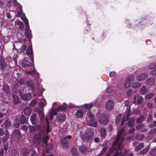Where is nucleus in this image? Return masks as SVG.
I'll return each instance as SVG.
<instances>
[{"instance_id":"obj_1","label":"nucleus","mask_w":156,"mask_h":156,"mask_svg":"<svg viewBox=\"0 0 156 156\" xmlns=\"http://www.w3.org/2000/svg\"><path fill=\"white\" fill-rule=\"evenodd\" d=\"M87 123L90 126H95L97 125V122L95 120L94 115L91 112L88 113L86 117Z\"/></svg>"},{"instance_id":"obj_2","label":"nucleus","mask_w":156,"mask_h":156,"mask_svg":"<svg viewBox=\"0 0 156 156\" xmlns=\"http://www.w3.org/2000/svg\"><path fill=\"white\" fill-rule=\"evenodd\" d=\"M94 133L90 130L84 133L82 136V139L84 142H86L89 141L93 137Z\"/></svg>"},{"instance_id":"obj_3","label":"nucleus","mask_w":156,"mask_h":156,"mask_svg":"<svg viewBox=\"0 0 156 156\" xmlns=\"http://www.w3.org/2000/svg\"><path fill=\"white\" fill-rule=\"evenodd\" d=\"M123 130L124 129L122 128L119 132H118V136L115 140L114 141L113 143V145L112 146L113 148H114V147H115V144H117V143L119 142H121L124 140V138L123 135H122Z\"/></svg>"},{"instance_id":"obj_4","label":"nucleus","mask_w":156,"mask_h":156,"mask_svg":"<svg viewBox=\"0 0 156 156\" xmlns=\"http://www.w3.org/2000/svg\"><path fill=\"white\" fill-rule=\"evenodd\" d=\"M72 137L71 135H68L66 137H62L61 139V142L62 144L63 148L64 149H66L69 146V144L67 139H70Z\"/></svg>"},{"instance_id":"obj_5","label":"nucleus","mask_w":156,"mask_h":156,"mask_svg":"<svg viewBox=\"0 0 156 156\" xmlns=\"http://www.w3.org/2000/svg\"><path fill=\"white\" fill-rule=\"evenodd\" d=\"M114 105V103L113 101L109 100L106 104L105 108L107 111H110L113 108Z\"/></svg>"},{"instance_id":"obj_6","label":"nucleus","mask_w":156,"mask_h":156,"mask_svg":"<svg viewBox=\"0 0 156 156\" xmlns=\"http://www.w3.org/2000/svg\"><path fill=\"white\" fill-rule=\"evenodd\" d=\"M99 121L101 124L105 125L108 122V118L105 115H103L100 117Z\"/></svg>"},{"instance_id":"obj_7","label":"nucleus","mask_w":156,"mask_h":156,"mask_svg":"<svg viewBox=\"0 0 156 156\" xmlns=\"http://www.w3.org/2000/svg\"><path fill=\"white\" fill-rule=\"evenodd\" d=\"M15 7V2L13 0H7L6 3V9H14Z\"/></svg>"},{"instance_id":"obj_8","label":"nucleus","mask_w":156,"mask_h":156,"mask_svg":"<svg viewBox=\"0 0 156 156\" xmlns=\"http://www.w3.org/2000/svg\"><path fill=\"white\" fill-rule=\"evenodd\" d=\"M20 96L23 98L24 100H30L31 98V94L29 93L27 94H23L21 91H20Z\"/></svg>"},{"instance_id":"obj_9","label":"nucleus","mask_w":156,"mask_h":156,"mask_svg":"<svg viewBox=\"0 0 156 156\" xmlns=\"http://www.w3.org/2000/svg\"><path fill=\"white\" fill-rule=\"evenodd\" d=\"M66 118V116L64 114H59L56 118L57 120L59 123L64 122Z\"/></svg>"},{"instance_id":"obj_10","label":"nucleus","mask_w":156,"mask_h":156,"mask_svg":"<svg viewBox=\"0 0 156 156\" xmlns=\"http://www.w3.org/2000/svg\"><path fill=\"white\" fill-rule=\"evenodd\" d=\"M148 76V74L146 73H143L137 76L136 79L139 81H142L145 80Z\"/></svg>"},{"instance_id":"obj_11","label":"nucleus","mask_w":156,"mask_h":156,"mask_svg":"<svg viewBox=\"0 0 156 156\" xmlns=\"http://www.w3.org/2000/svg\"><path fill=\"white\" fill-rule=\"evenodd\" d=\"M22 65L23 67H26L32 66V64L27 59L25 58L22 62Z\"/></svg>"},{"instance_id":"obj_12","label":"nucleus","mask_w":156,"mask_h":156,"mask_svg":"<svg viewBox=\"0 0 156 156\" xmlns=\"http://www.w3.org/2000/svg\"><path fill=\"white\" fill-rule=\"evenodd\" d=\"M33 139L34 143L37 144H39L41 141V136L40 135H37L35 136Z\"/></svg>"},{"instance_id":"obj_13","label":"nucleus","mask_w":156,"mask_h":156,"mask_svg":"<svg viewBox=\"0 0 156 156\" xmlns=\"http://www.w3.org/2000/svg\"><path fill=\"white\" fill-rule=\"evenodd\" d=\"M15 25L16 26H19V29L23 30L24 28V26L23 23L20 21L17 20L15 21Z\"/></svg>"},{"instance_id":"obj_14","label":"nucleus","mask_w":156,"mask_h":156,"mask_svg":"<svg viewBox=\"0 0 156 156\" xmlns=\"http://www.w3.org/2000/svg\"><path fill=\"white\" fill-rule=\"evenodd\" d=\"M25 34L26 37L28 38L31 37V32L30 30L29 26L26 27L25 29Z\"/></svg>"},{"instance_id":"obj_15","label":"nucleus","mask_w":156,"mask_h":156,"mask_svg":"<svg viewBox=\"0 0 156 156\" xmlns=\"http://www.w3.org/2000/svg\"><path fill=\"white\" fill-rule=\"evenodd\" d=\"M146 83L148 85H153L155 83V79L153 78L150 77L147 80Z\"/></svg>"},{"instance_id":"obj_16","label":"nucleus","mask_w":156,"mask_h":156,"mask_svg":"<svg viewBox=\"0 0 156 156\" xmlns=\"http://www.w3.org/2000/svg\"><path fill=\"white\" fill-rule=\"evenodd\" d=\"M37 117V114L36 113H34L30 117V120L32 124L35 125L36 123V119Z\"/></svg>"},{"instance_id":"obj_17","label":"nucleus","mask_w":156,"mask_h":156,"mask_svg":"<svg viewBox=\"0 0 156 156\" xmlns=\"http://www.w3.org/2000/svg\"><path fill=\"white\" fill-rule=\"evenodd\" d=\"M134 76L133 75H130L127 77V84L129 86H130L131 84L133 83Z\"/></svg>"},{"instance_id":"obj_18","label":"nucleus","mask_w":156,"mask_h":156,"mask_svg":"<svg viewBox=\"0 0 156 156\" xmlns=\"http://www.w3.org/2000/svg\"><path fill=\"white\" fill-rule=\"evenodd\" d=\"M36 112H37L40 116V119L44 118V115L43 109L40 110L38 109H37Z\"/></svg>"},{"instance_id":"obj_19","label":"nucleus","mask_w":156,"mask_h":156,"mask_svg":"<svg viewBox=\"0 0 156 156\" xmlns=\"http://www.w3.org/2000/svg\"><path fill=\"white\" fill-rule=\"evenodd\" d=\"M83 114V111L81 110H78L76 113V116L77 118L81 117Z\"/></svg>"},{"instance_id":"obj_20","label":"nucleus","mask_w":156,"mask_h":156,"mask_svg":"<svg viewBox=\"0 0 156 156\" xmlns=\"http://www.w3.org/2000/svg\"><path fill=\"white\" fill-rule=\"evenodd\" d=\"M140 86V83L138 82L133 83L130 87L133 88H136L139 87Z\"/></svg>"},{"instance_id":"obj_21","label":"nucleus","mask_w":156,"mask_h":156,"mask_svg":"<svg viewBox=\"0 0 156 156\" xmlns=\"http://www.w3.org/2000/svg\"><path fill=\"white\" fill-rule=\"evenodd\" d=\"M21 18L23 21L24 22L26 25V27L29 26L28 21L25 16H22L21 17Z\"/></svg>"},{"instance_id":"obj_22","label":"nucleus","mask_w":156,"mask_h":156,"mask_svg":"<svg viewBox=\"0 0 156 156\" xmlns=\"http://www.w3.org/2000/svg\"><path fill=\"white\" fill-rule=\"evenodd\" d=\"M24 113L27 115H29L31 112V109L29 107H26L24 109Z\"/></svg>"},{"instance_id":"obj_23","label":"nucleus","mask_w":156,"mask_h":156,"mask_svg":"<svg viewBox=\"0 0 156 156\" xmlns=\"http://www.w3.org/2000/svg\"><path fill=\"white\" fill-rule=\"evenodd\" d=\"M26 53L28 55H32L33 53V50L31 46H29L26 51Z\"/></svg>"},{"instance_id":"obj_24","label":"nucleus","mask_w":156,"mask_h":156,"mask_svg":"<svg viewBox=\"0 0 156 156\" xmlns=\"http://www.w3.org/2000/svg\"><path fill=\"white\" fill-rule=\"evenodd\" d=\"M71 153L73 155H76L79 154L76 148L75 147H73L71 151Z\"/></svg>"},{"instance_id":"obj_25","label":"nucleus","mask_w":156,"mask_h":156,"mask_svg":"<svg viewBox=\"0 0 156 156\" xmlns=\"http://www.w3.org/2000/svg\"><path fill=\"white\" fill-rule=\"evenodd\" d=\"M3 90L7 94L9 93V86L5 84H4L3 86Z\"/></svg>"},{"instance_id":"obj_26","label":"nucleus","mask_w":156,"mask_h":156,"mask_svg":"<svg viewBox=\"0 0 156 156\" xmlns=\"http://www.w3.org/2000/svg\"><path fill=\"white\" fill-rule=\"evenodd\" d=\"M13 102L15 104L18 103L19 101V99L18 97L16 95H13Z\"/></svg>"},{"instance_id":"obj_27","label":"nucleus","mask_w":156,"mask_h":156,"mask_svg":"<svg viewBox=\"0 0 156 156\" xmlns=\"http://www.w3.org/2000/svg\"><path fill=\"white\" fill-rule=\"evenodd\" d=\"M100 132L101 136L104 137L106 135V129L103 128H101L100 130Z\"/></svg>"},{"instance_id":"obj_28","label":"nucleus","mask_w":156,"mask_h":156,"mask_svg":"<svg viewBox=\"0 0 156 156\" xmlns=\"http://www.w3.org/2000/svg\"><path fill=\"white\" fill-rule=\"evenodd\" d=\"M27 48V46L25 45H23L20 48L18 49V51L22 53Z\"/></svg>"},{"instance_id":"obj_29","label":"nucleus","mask_w":156,"mask_h":156,"mask_svg":"<svg viewBox=\"0 0 156 156\" xmlns=\"http://www.w3.org/2000/svg\"><path fill=\"white\" fill-rule=\"evenodd\" d=\"M149 148L148 147H147L145 148L144 149L141 150L140 152V154H142L144 155L149 150Z\"/></svg>"},{"instance_id":"obj_30","label":"nucleus","mask_w":156,"mask_h":156,"mask_svg":"<svg viewBox=\"0 0 156 156\" xmlns=\"http://www.w3.org/2000/svg\"><path fill=\"white\" fill-rule=\"evenodd\" d=\"M147 90L145 86H143L141 89L140 93L142 94H144L146 93Z\"/></svg>"},{"instance_id":"obj_31","label":"nucleus","mask_w":156,"mask_h":156,"mask_svg":"<svg viewBox=\"0 0 156 156\" xmlns=\"http://www.w3.org/2000/svg\"><path fill=\"white\" fill-rule=\"evenodd\" d=\"M80 151L82 152H85L87 150V148L86 146H80L79 147Z\"/></svg>"},{"instance_id":"obj_32","label":"nucleus","mask_w":156,"mask_h":156,"mask_svg":"<svg viewBox=\"0 0 156 156\" xmlns=\"http://www.w3.org/2000/svg\"><path fill=\"white\" fill-rule=\"evenodd\" d=\"M16 10H22V7L19 3L17 4L15 3Z\"/></svg>"},{"instance_id":"obj_33","label":"nucleus","mask_w":156,"mask_h":156,"mask_svg":"<svg viewBox=\"0 0 156 156\" xmlns=\"http://www.w3.org/2000/svg\"><path fill=\"white\" fill-rule=\"evenodd\" d=\"M143 144L140 143L138 146H136V149L137 150L139 151L144 147Z\"/></svg>"},{"instance_id":"obj_34","label":"nucleus","mask_w":156,"mask_h":156,"mask_svg":"<svg viewBox=\"0 0 156 156\" xmlns=\"http://www.w3.org/2000/svg\"><path fill=\"white\" fill-rule=\"evenodd\" d=\"M150 154L151 155L153 156H156V149H154L151 150L150 152Z\"/></svg>"},{"instance_id":"obj_35","label":"nucleus","mask_w":156,"mask_h":156,"mask_svg":"<svg viewBox=\"0 0 156 156\" xmlns=\"http://www.w3.org/2000/svg\"><path fill=\"white\" fill-rule=\"evenodd\" d=\"M153 96V93H150L147 95L145 97L146 99H149L151 98Z\"/></svg>"},{"instance_id":"obj_36","label":"nucleus","mask_w":156,"mask_h":156,"mask_svg":"<svg viewBox=\"0 0 156 156\" xmlns=\"http://www.w3.org/2000/svg\"><path fill=\"white\" fill-rule=\"evenodd\" d=\"M66 108V107H65L62 106L61 105L59 107H58L57 109V112L59 111H63Z\"/></svg>"},{"instance_id":"obj_37","label":"nucleus","mask_w":156,"mask_h":156,"mask_svg":"<svg viewBox=\"0 0 156 156\" xmlns=\"http://www.w3.org/2000/svg\"><path fill=\"white\" fill-rule=\"evenodd\" d=\"M143 101V98L141 96H139L137 100V102L138 104L142 103Z\"/></svg>"},{"instance_id":"obj_38","label":"nucleus","mask_w":156,"mask_h":156,"mask_svg":"<svg viewBox=\"0 0 156 156\" xmlns=\"http://www.w3.org/2000/svg\"><path fill=\"white\" fill-rule=\"evenodd\" d=\"M134 124V120L131 119L129 120L128 123V125L130 126H133Z\"/></svg>"},{"instance_id":"obj_39","label":"nucleus","mask_w":156,"mask_h":156,"mask_svg":"<svg viewBox=\"0 0 156 156\" xmlns=\"http://www.w3.org/2000/svg\"><path fill=\"white\" fill-rule=\"evenodd\" d=\"M22 16H24V13L22 12V10H20L19 11H18L16 14V16L18 17L20 16L21 17Z\"/></svg>"},{"instance_id":"obj_40","label":"nucleus","mask_w":156,"mask_h":156,"mask_svg":"<svg viewBox=\"0 0 156 156\" xmlns=\"http://www.w3.org/2000/svg\"><path fill=\"white\" fill-rule=\"evenodd\" d=\"M48 136H44L43 138V142L46 144H47L48 142Z\"/></svg>"},{"instance_id":"obj_41","label":"nucleus","mask_w":156,"mask_h":156,"mask_svg":"<svg viewBox=\"0 0 156 156\" xmlns=\"http://www.w3.org/2000/svg\"><path fill=\"white\" fill-rule=\"evenodd\" d=\"M121 115H119L117 116L115 120L116 123V124H117L119 123V122L120 120L121 119Z\"/></svg>"},{"instance_id":"obj_42","label":"nucleus","mask_w":156,"mask_h":156,"mask_svg":"<svg viewBox=\"0 0 156 156\" xmlns=\"http://www.w3.org/2000/svg\"><path fill=\"white\" fill-rule=\"evenodd\" d=\"M42 101L43 102L40 103L39 105L41 107L43 108L46 105V101L45 99H43V100Z\"/></svg>"},{"instance_id":"obj_43","label":"nucleus","mask_w":156,"mask_h":156,"mask_svg":"<svg viewBox=\"0 0 156 156\" xmlns=\"http://www.w3.org/2000/svg\"><path fill=\"white\" fill-rule=\"evenodd\" d=\"M17 37H19V36H20V37H19V38H18V41L19 42H21V37L22 36V34L20 33L19 32L17 34Z\"/></svg>"},{"instance_id":"obj_44","label":"nucleus","mask_w":156,"mask_h":156,"mask_svg":"<svg viewBox=\"0 0 156 156\" xmlns=\"http://www.w3.org/2000/svg\"><path fill=\"white\" fill-rule=\"evenodd\" d=\"M93 106V104L92 103H90L88 104H86L85 105V108H86L87 109H90Z\"/></svg>"},{"instance_id":"obj_45","label":"nucleus","mask_w":156,"mask_h":156,"mask_svg":"<svg viewBox=\"0 0 156 156\" xmlns=\"http://www.w3.org/2000/svg\"><path fill=\"white\" fill-rule=\"evenodd\" d=\"M144 119V117L142 116H140L137 120V122H141Z\"/></svg>"},{"instance_id":"obj_46","label":"nucleus","mask_w":156,"mask_h":156,"mask_svg":"<svg viewBox=\"0 0 156 156\" xmlns=\"http://www.w3.org/2000/svg\"><path fill=\"white\" fill-rule=\"evenodd\" d=\"M36 103H37V102H36V101L35 100H33L31 102V103H30L29 105L30 106H34L36 104Z\"/></svg>"},{"instance_id":"obj_47","label":"nucleus","mask_w":156,"mask_h":156,"mask_svg":"<svg viewBox=\"0 0 156 156\" xmlns=\"http://www.w3.org/2000/svg\"><path fill=\"white\" fill-rule=\"evenodd\" d=\"M9 137V136L8 134H7L3 138L2 140L4 142H5L7 140L8 138Z\"/></svg>"},{"instance_id":"obj_48","label":"nucleus","mask_w":156,"mask_h":156,"mask_svg":"<svg viewBox=\"0 0 156 156\" xmlns=\"http://www.w3.org/2000/svg\"><path fill=\"white\" fill-rule=\"evenodd\" d=\"M57 109L56 110H51L50 113L53 115H56L57 114Z\"/></svg>"},{"instance_id":"obj_49","label":"nucleus","mask_w":156,"mask_h":156,"mask_svg":"<svg viewBox=\"0 0 156 156\" xmlns=\"http://www.w3.org/2000/svg\"><path fill=\"white\" fill-rule=\"evenodd\" d=\"M22 129L23 130L25 131H27V127L25 125H23L22 127Z\"/></svg>"},{"instance_id":"obj_50","label":"nucleus","mask_w":156,"mask_h":156,"mask_svg":"<svg viewBox=\"0 0 156 156\" xmlns=\"http://www.w3.org/2000/svg\"><path fill=\"white\" fill-rule=\"evenodd\" d=\"M127 120L126 118H123L122 120L121 123V126H122L123 125V124L124 122Z\"/></svg>"},{"instance_id":"obj_51","label":"nucleus","mask_w":156,"mask_h":156,"mask_svg":"<svg viewBox=\"0 0 156 156\" xmlns=\"http://www.w3.org/2000/svg\"><path fill=\"white\" fill-rule=\"evenodd\" d=\"M27 73L29 75H32L35 73V71L34 70H33L31 71H27Z\"/></svg>"},{"instance_id":"obj_52","label":"nucleus","mask_w":156,"mask_h":156,"mask_svg":"<svg viewBox=\"0 0 156 156\" xmlns=\"http://www.w3.org/2000/svg\"><path fill=\"white\" fill-rule=\"evenodd\" d=\"M115 74V73L114 72H112L110 73L109 76L111 77L114 76Z\"/></svg>"},{"instance_id":"obj_53","label":"nucleus","mask_w":156,"mask_h":156,"mask_svg":"<svg viewBox=\"0 0 156 156\" xmlns=\"http://www.w3.org/2000/svg\"><path fill=\"white\" fill-rule=\"evenodd\" d=\"M151 73L152 75H156V69L152 70L151 72Z\"/></svg>"},{"instance_id":"obj_54","label":"nucleus","mask_w":156,"mask_h":156,"mask_svg":"<svg viewBox=\"0 0 156 156\" xmlns=\"http://www.w3.org/2000/svg\"><path fill=\"white\" fill-rule=\"evenodd\" d=\"M152 120V116L149 115L148 118H147V121L149 122L151 121Z\"/></svg>"},{"instance_id":"obj_55","label":"nucleus","mask_w":156,"mask_h":156,"mask_svg":"<svg viewBox=\"0 0 156 156\" xmlns=\"http://www.w3.org/2000/svg\"><path fill=\"white\" fill-rule=\"evenodd\" d=\"M27 84L31 87H32L33 86V84L31 82L28 81L27 82Z\"/></svg>"},{"instance_id":"obj_56","label":"nucleus","mask_w":156,"mask_h":156,"mask_svg":"<svg viewBox=\"0 0 156 156\" xmlns=\"http://www.w3.org/2000/svg\"><path fill=\"white\" fill-rule=\"evenodd\" d=\"M156 126V121H154L153 123L150 125V126L151 127H154Z\"/></svg>"},{"instance_id":"obj_57","label":"nucleus","mask_w":156,"mask_h":156,"mask_svg":"<svg viewBox=\"0 0 156 156\" xmlns=\"http://www.w3.org/2000/svg\"><path fill=\"white\" fill-rule=\"evenodd\" d=\"M3 2L0 0V7H1V9L3 8Z\"/></svg>"},{"instance_id":"obj_58","label":"nucleus","mask_w":156,"mask_h":156,"mask_svg":"<svg viewBox=\"0 0 156 156\" xmlns=\"http://www.w3.org/2000/svg\"><path fill=\"white\" fill-rule=\"evenodd\" d=\"M147 105L149 108H151L152 106V104L150 103H147Z\"/></svg>"},{"instance_id":"obj_59","label":"nucleus","mask_w":156,"mask_h":156,"mask_svg":"<svg viewBox=\"0 0 156 156\" xmlns=\"http://www.w3.org/2000/svg\"><path fill=\"white\" fill-rule=\"evenodd\" d=\"M5 125L6 126H9L10 125V123L9 122L6 121L5 122Z\"/></svg>"},{"instance_id":"obj_60","label":"nucleus","mask_w":156,"mask_h":156,"mask_svg":"<svg viewBox=\"0 0 156 156\" xmlns=\"http://www.w3.org/2000/svg\"><path fill=\"white\" fill-rule=\"evenodd\" d=\"M156 67V65H151L150 66V68L151 69H153L154 68H155Z\"/></svg>"},{"instance_id":"obj_61","label":"nucleus","mask_w":156,"mask_h":156,"mask_svg":"<svg viewBox=\"0 0 156 156\" xmlns=\"http://www.w3.org/2000/svg\"><path fill=\"white\" fill-rule=\"evenodd\" d=\"M22 121L21 122L23 124L26 121L25 118L24 117H22Z\"/></svg>"},{"instance_id":"obj_62","label":"nucleus","mask_w":156,"mask_h":156,"mask_svg":"<svg viewBox=\"0 0 156 156\" xmlns=\"http://www.w3.org/2000/svg\"><path fill=\"white\" fill-rule=\"evenodd\" d=\"M99 139L98 137H96L94 138V141L95 142L97 143L99 141Z\"/></svg>"},{"instance_id":"obj_63","label":"nucleus","mask_w":156,"mask_h":156,"mask_svg":"<svg viewBox=\"0 0 156 156\" xmlns=\"http://www.w3.org/2000/svg\"><path fill=\"white\" fill-rule=\"evenodd\" d=\"M7 17L8 18H11V16L10 14L9 13H7L6 14Z\"/></svg>"},{"instance_id":"obj_64","label":"nucleus","mask_w":156,"mask_h":156,"mask_svg":"<svg viewBox=\"0 0 156 156\" xmlns=\"http://www.w3.org/2000/svg\"><path fill=\"white\" fill-rule=\"evenodd\" d=\"M19 82L21 84H22L24 83V82L23 80H20L19 81Z\"/></svg>"}]
</instances>
